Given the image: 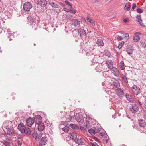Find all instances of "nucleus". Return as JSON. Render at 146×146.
I'll use <instances>...</instances> for the list:
<instances>
[{"label":"nucleus","mask_w":146,"mask_h":146,"mask_svg":"<svg viewBox=\"0 0 146 146\" xmlns=\"http://www.w3.org/2000/svg\"><path fill=\"white\" fill-rule=\"evenodd\" d=\"M18 129L21 133H25L27 136L31 135V132L29 128L26 127L23 123H20L18 125Z\"/></svg>","instance_id":"f257e3e1"},{"label":"nucleus","mask_w":146,"mask_h":146,"mask_svg":"<svg viewBox=\"0 0 146 146\" xmlns=\"http://www.w3.org/2000/svg\"><path fill=\"white\" fill-rule=\"evenodd\" d=\"M78 31L81 38L83 40H86L87 37L86 36L85 31L83 29H78Z\"/></svg>","instance_id":"f03ea898"},{"label":"nucleus","mask_w":146,"mask_h":146,"mask_svg":"<svg viewBox=\"0 0 146 146\" xmlns=\"http://www.w3.org/2000/svg\"><path fill=\"white\" fill-rule=\"evenodd\" d=\"M32 7V5L29 2H25L23 5V9L26 11H29Z\"/></svg>","instance_id":"7ed1b4c3"},{"label":"nucleus","mask_w":146,"mask_h":146,"mask_svg":"<svg viewBox=\"0 0 146 146\" xmlns=\"http://www.w3.org/2000/svg\"><path fill=\"white\" fill-rule=\"evenodd\" d=\"M7 129V132H5L4 135L5 137H7L8 139H9V138H8V137L7 135L11 136L12 135L13 133V129L12 127H11V128H9V129Z\"/></svg>","instance_id":"20e7f679"},{"label":"nucleus","mask_w":146,"mask_h":146,"mask_svg":"<svg viewBox=\"0 0 146 146\" xmlns=\"http://www.w3.org/2000/svg\"><path fill=\"white\" fill-rule=\"evenodd\" d=\"M76 120L78 122L82 123L84 121V119L82 115L79 114H76L75 115Z\"/></svg>","instance_id":"39448f33"},{"label":"nucleus","mask_w":146,"mask_h":146,"mask_svg":"<svg viewBox=\"0 0 146 146\" xmlns=\"http://www.w3.org/2000/svg\"><path fill=\"white\" fill-rule=\"evenodd\" d=\"M95 69L97 71L99 72H103L106 71V70L104 68V66L101 64H99L95 68Z\"/></svg>","instance_id":"423d86ee"},{"label":"nucleus","mask_w":146,"mask_h":146,"mask_svg":"<svg viewBox=\"0 0 146 146\" xmlns=\"http://www.w3.org/2000/svg\"><path fill=\"white\" fill-rule=\"evenodd\" d=\"M72 24L75 27H78L80 26V22L78 19H73L72 20Z\"/></svg>","instance_id":"0eeeda50"},{"label":"nucleus","mask_w":146,"mask_h":146,"mask_svg":"<svg viewBox=\"0 0 146 146\" xmlns=\"http://www.w3.org/2000/svg\"><path fill=\"white\" fill-rule=\"evenodd\" d=\"M12 123L11 121H6L4 122L3 127L7 129L12 127Z\"/></svg>","instance_id":"6e6552de"},{"label":"nucleus","mask_w":146,"mask_h":146,"mask_svg":"<svg viewBox=\"0 0 146 146\" xmlns=\"http://www.w3.org/2000/svg\"><path fill=\"white\" fill-rule=\"evenodd\" d=\"M7 32L6 34L7 35L8 37L9 38V40L11 41L12 40V38L13 37V35L14 33H12L11 31H10V29H5L4 31L5 32Z\"/></svg>","instance_id":"1a4fd4ad"},{"label":"nucleus","mask_w":146,"mask_h":146,"mask_svg":"<svg viewBox=\"0 0 146 146\" xmlns=\"http://www.w3.org/2000/svg\"><path fill=\"white\" fill-rule=\"evenodd\" d=\"M34 122L37 124L42 123V118L41 116L37 115L35 116L34 118Z\"/></svg>","instance_id":"9d476101"},{"label":"nucleus","mask_w":146,"mask_h":146,"mask_svg":"<svg viewBox=\"0 0 146 146\" xmlns=\"http://www.w3.org/2000/svg\"><path fill=\"white\" fill-rule=\"evenodd\" d=\"M37 4L41 7H45L47 4V2L46 0H37Z\"/></svg>","instance_id":"9b49d317"},{"label":"nucleus","mask_w":146,"mask_h":146,"mask_svg":"<svg viewBox=\"0 0 146 146\" xmlns=\"http://www.w3.org/2000/svg\"><path fill=\"white\" fill-rule=\"evenodd\" d=\"M133 87L132 91L134 94L137 95L140 93V90L138 87L135 86Z\"/></svg>","instance_id":"f8f14e48"},{"label":"nucleus","mask_w":146,"mask_h":146,"mask_svg":"<svg viewBox=\"0 0 146 146\" xmlns=\"http://www.w3.org/2000/svg\"><path fill=\"white\" fill-rule=\"evenodd\" d=\"M92 57L93 58V59L91 61L92 62V63L91 64V65H93L95 63H99V60L100 59V58L98 55L94 56Z\"/></svg>","instance_id":"ddd939ff"},{"label":"nucleus","mask_w":146,"mask_h":146,"mask_svg":"<svg viewBox=\"0 0 146 146\" xmlns=\"http://www.w3.org/2000/svg\"><path fill=\"white\" fill-rule=\"evenodd\" d=\"M132 108H130L131 110L132 111V113H135V112H136L139 110V107L138 106L135 104L133 103L132 104Z\"/></svg>","instance_id":"4468645a"},{"label":"nucleus","mask_w":146,"mask_h":146,"mask_svg":"<svg viewBox=\"0 0 146 146\" xmlns=\"http://www.w3.org/2000/svg\"><path fill=\"white\" fill-rule=\"evenodd\" d=\"M117 94L119 97H123L124 96V93L121 88H117L116 90Z\"/></svg>","instance_id":"2eb2a0df"},{"label":"nucleus","mask_w":146,"mask_h":146,"mask_svg":"<svg viewBox=\"0 0 146 146\" xmlns=\"http://www.w3.org/2000/svg\"><path fill=\"white\" fill-rule=\"evenodd\" d=\"M112 73L116 77H118L119 75V72L117 69L114 67L111 69Z\"/></svg>","instance_id":"dca6fc26"},{"label":"nucleus","mask_w":146,"mask_h":146,"mask_svg":"<svg viewBox=\"0 0 146 146\" xmlns=\"http://www.w3.org/2000/svg\"><path fill=\"white\" fill-rule=\"evenodd\" d=\"M38 23V21L37 20H36L34 22H33V23H30V24L29 25L32 26V28H34V30H36L37 29Z\"/></svg>","instance_id":"f3484780"},{"label":"nucleus","mask_w":146,"mask_h":146,"mask_svg":"<svg viewBox=\"0 0 146 146\" xmlns=\"http://www.w3.org/2000/svg\"><path fill=\"white\" fill-rule=\"evenodd\" d=\"M138 101L140 105L141 106L143 104L146 102L145 98L144 96H141L140 98L138 99Z\"/></svg>","instance_id":"a211bd4d"},{"label":"nucleus","mask_w":146,"mask_h":146,"mask_svg":"<svg viewBox=\"0 0 146 146\" xmlns=\"http://www.w3.org/2000/svg\"><path fill=\"white\" fill-rule=\"evenodd\" d=\"M34 122V120L32 118L29 117L26 120V123L28 126L31 127Z\"/></svg>","instance_id":"6ab92c4d"},{"label":"nucleus","mask_w":146,"mask_h":146,"mask_svg":"<svg viewBox=\"0 0 146 146\" xmlns=\"http://www.w3.org/2000/svg\"><path fill=\"white\" fill-rule=\"evenodd\" d=\"M125 97L127 100L129 101V102H133V97L131 95H130L128 93H126L125 94Z\"/></svg>","instance_id":"aec40b11"},{"label":"nucleus","mask_w":146,"mask_h":146,"mask_svg":"<svg viewBox=\"0 0 146 146\" xmlns=\"http://www.w3.org/2000/svg\"><path fill=\"white\" fill-rule=\"evenodd\" d=\"M38 129L40 131H42L45 128V125L43 123H40L38 124Z\"/></svg>","instance_id":"412c9836"},{"label":"nucleus","mask_w":146,"mask_h":146,"mask_svg":"<svg viewBox=\"0 0 146 146\" xmlns=\"http://www.w3.org/2000/svg\"><path fill=\"white\" fill-rule=\"evenodd\" d=\"M27 21L28 24L29 25L30 24V23H32L34 22L35 21H36L35 18L31 16H29L27 18Z\"/></svg>","instance_id":"4be33fe9"},{"label":"nucleus","mask_w":146,"mask_h":146,"mask_svg":"<svg viewBox=\"0 0 146 146\" xmlns=\"http://www.w3.org/2000/svg\"><path fill=\"white\" fill-rule=\"evenodd\" d=\"M32 136L34 138L35 140L37 141H38L41 138V136H38L37 133L36 132H34L32 134Z\"/></svg>","instance_id":"5701e85b"},{"label":"nucleus","mask_w":146,"mask_h":146,"mask_svg":"<svg viewBox=\"0 0 146 146\" xmlns=\"http://www.w3.org/2000/svg\"><path fill=\"white\" fill-rule=\"evenodd\" d=\"M106 64L108 68L111 69L114 67L113 66V62L111 60H108L106 61Z\"/></svg>","instance_id":"b1692460"},{"label":"nucleus","mask_w":146,"mask_h":146,"mask_svg":"<svg viewBox=\"0 0 146 146\" xmlns=\"http://www.w3.org/2000/svg\"><path fill=\"white\" fill-rule=\"evenodd\" d=\"M48 141V138L46 136L42 137L41 139V142L42 145H45L47 143Z\"/></svg>","instance_id":"393cba45"},{"label":"nucleus","mask_w":146,"mask_h":146,"mask_svg":"<svg viewBox=\"0 0 146 146\" xmlns=\"http://www.w3.org/2000/svg\"><path fill=\"white\" fill-rule=\"evenodd\" d=\"M137 21L139 23V24L142 26L144 25V24L142 22V20L141 19V15H138L137 16Z\"/></svg>","instance_id":"a878e982"},{"label":"nucleus","mask_w":146,"mask_h":146,"mask_svg":"<svg viewBox=\"0 0 146 146\" xmlns=\"http://www.w3.org/2000/svg\"><path fill=\"white\" fill-rule=\"evenodd\" d=\"M76 143L78 144L79 145H82L84 144V142L82 141L81 139L77 138L74 140Z\"/></svg>","instance_id":"bb28decb"},{"label":"nucleus","mask_w":146,"mask_h":146,"mask_svg":"<svg viewBox=\"0 0 146 146\" xmlns=\"http://www.w3.org/2000/svg\"><path fill=\"white\" fill-rule=\"evenodd\" d=\"M134 50L133 48L132 47H129L126 50V52L129 55H131L133 54Z\"/></svg>","instance_id":"cd10ccee"},{"label":"nucleus","mask_w":146,"mask_h":146,"mask_svg":"<svg viewBox=\"0 0 146 146\" xmlns=\"http://www.w3.org/2000/svg\"><path fill=\"white\" fill-rule=\"evenodd\" d=\"M70 138L72 139H74V140L77 138V135L75 133H70Z\"/></svg>","instance_id":"c85d7f7f"},{"label":"nucleus","mask_w":146,"mask_h":146,"mask_svg":"<svg viewBox=\"0 0 146 146\" xmlns=\"http://www.w3.org/2000/svg\"><path fill=\"white\" fill-rule=\"evenodd\" d=\"M138 123L140 126L142 127H144L145 125V123L142 119L138 120Z\"/></svg>","instance_id":"c756f323"},{"label":"nucleus","mask_w":146,"mask_h":146,"mask_svg":"<svg viewBox=\"0 0 146 146\" xmlns=\"http://www.w3.org/2000/svg\"><path fill=\"white\" fill-rule=\"evenodd\" d=\"M49 4L52 7L55 8H58L59 7L58 5L56 3H55L50 1L49 2Z\"/></svg>","instance_id":"7c9ffc66"},{"label":"nucleus","mask_w":146,"mask_h":146,"mask_svg":"<svg viewBox=\"0 0 146 146\" xmlns=\"http://www.w3.org/2000/svg\"><path fill=\"white\" fill-rule=\"evenodd\" d=\"M96 44L99 46H103L104 45V43L102 39H98L96 42Z\"/></svg>","instance_id":"2f4dec72"},{"label":"nucleus","mask_w":146,"mask_h":146,"mask_svg":"<svg viewBox=\"0 0 146 146\" xmlns=\"http://www.w3.org/2000/svg\"><path fill=\"white\" fill-rule=\"evenodd\" d=\"M70 126L72 129L76 130H78L79 129V127L76 125L75 124L71 123L70 125Z\"/></svg>","instance_id":"473e14b6"},{"label":"nucleus","mask_w":146,"mask_h":146,"mask_svg":"<svg viewBox=\"0 0 146 146\" xmlns=\"http://www.w3.org/2000/svg\"><path fill=\"white\" fill-rule=\"evenodd\" d=\"M86 19L88 21L90 22L93 26L95 25V23L91 17H86Z\"/></svg>","instance_id":"72a5a7b5"},{"label":"nucleus","mask_w":146,"mask_h":146,"mask_svg":"<svg viewBox=\"0 0 146 146\" xmlns=\"http://www.w3.org/2000/svg\"><path fill=\"white\" fill-rule=\"evenodd\" d=\"M135 36L133 38V40L135 42H138L140 40V37L138 35H135Z\"/></svg>","instance_id":"f704fd0d"},{"label":"nucleus","mask_w":146,"mask_h":146,"mask_svg":"<svg viewBox=\"0 0 146 146\" xmlns=\"http://www.w3.org/2000/svg\"><path fill=\"white\" fill-rule=\"evenodd\" d=\"M120 66L121 69L122 70H123L125 68L124 66V63L123 61H121L120 63Z\"/></svg>","instance_id":"c9c22d12"},{"label":"nucleus","mask_w":146,"mask_h":146,"mask_svg":"<svg viewBox=\"0 0 146 146\" xmlns=\"http://www.w3.org/2000/svg\"><path fill=\"white\" fill-rule=\"evenodd\" d=\"M88 131L89 133L92 135H94L95 134L94 129H93L91 128L89 129H88Z\"/></svg>","instance_id":"e433bc0d"},{"label":"nucleus","mask_w":146,"mask_h":146,"mask_svg":"<svg viewBox=\"0 0 146 146\" xmlns=\"http://www.w3.org/2000/svg\"><path fill=\"white\" fill-rule=\"evenodd\" d=\"M141 46L144 48L146 47V42L142 41L141 42Z\"/></svg>","instance_id":"4c0bfd02"},{"label":"nucleus","mask_w":146,"mask_h":146,"mask_svg":"<svg viewBox=\"0 0 146 146\" xmlns=\"http://www.w3.org/2000/svg\"><path fill=\"white\" fill-rule=\"evenodd\" d=\"M3 143L5 146H11L10 143L6 141H4Z\"/></svg>","instance_id":"58836bf2"},{"label":"nucleus","mask_w":146,"mask_h":146,"mask_svg":"<svg viewBox=\"0 0 146 146\" xmlns=\"http://www.w3.org/2000/svg\"><path fill=\"white\" fill-rule=\"evenodd\" d=\"M121 78L125 82H128L127 78L125 76L123 75H122L121 76Z\"/></svg>","instance_id":"ea45409f"},{"label":"nucleus","mask_w":146,"mask_h":146,"mask_svg":"<svg viewBox=\"0 0 146 146\" xmlns=\"http://www.w3.org/2000/svg\"><path fill=\"white\" fill-rule=\"evenodd\" d=\"M107 78H108V79H111V81H112L113 82H118V81L116 80L115 78H111L110 77H107Z\"/></svg>","instance_id":"a19ab883"},{"label":"nucleus","mask_w":146,"mask_h":146,"mask_svg":"<svg viewBox=\"0 0 146 146\" xmlns=\"http://www.w3.org/2000/svg\"><path fill=\"white\" fill-rule=\"evenodd\" d=\"M62 129V130L66 133L68 132L69 131L68 127L66 126H65Z\"/></svg>","instance_id":"79ce46f5"},{"label":"nucleus","mask_w":146,"mask_h":146,"mask_svg":"<svg viewBox=\"0 0 146 146\" xmlns=\"http://www.w3.org/2000/svg\"><path fill=\"white\" fill-rule=\"evenodd\" d=\"M86 55L87 56H91L92 57L94 56V55L92 54V53L90 51L87 52L86 53Z\"/></svg>","instance_id":"37998d69"},{"label":"nucleus","mask_w":146,"mask_h":146,"mask_svg":"<svg viewBox=\"0 0 146 146\" xmlns=\"http://www.w3.org/2000/svg\"><path fill=\"white\" fill-rule=\"evenodd\" d=\"M94 131H95V133H98L100 131V128H98V127H96L94 128Z\"/></svg>","instance_id":"c03bdc74"},{"label":"nucleus","mask_w":146,"mask_h":146,"mask_svg":"<svg viewBox=\"0 0 146 146\" xmlns=\"http://www.w3.org/2000/svg\"><path fill=\"white\" fill-rule=\"evenodd\" d=\"M124 43V41H121V43L119 44V46H118V48L119 49L121 48L122 46Z\"/></svg>","instance_id":"a18cd8bd"},{"label":"nucleus","mask_w":146,"mask_h":146,"mask_svg":"<svg viewBox=\"0 0 146 146\" xmlns=\"http://www.w3.org/2000/svg\"><path fill=\"white\" fill-rule=\"evenodd\" d=\"M99 134L102 136L104 138H106L107 136L105 135V134L104 133H103L101 132L99 133Z\"/></svg>","instance_id":"49530a36"},{"label":"nucleus","mask_w":146,"mask_h":146,"mask_svg":"<svg viewBox=\"0 0 146 146\" xmlns=\"http://www.w3.org/2000/svg\"><path fill=\"white\" fill-rule=\"evenodd\" d=\"M90 125V124L89 123V121H87L84 124V125L86 127V128H87L88 126H89Z\"/></svg>","instance_id":"de8ad7c7"},{"label":"nucleus","mask_w":146,"mask_h":146,"mask_svg":"<svg viewBox=\"0 0 146 146\" xmlns=\"http://www.w3.org/2000/svg\"><path fill=\"white\" fill-rule=\"evenodd\" d=\"M70 11L71 13L74 14H75L76 12V11L73 10V9L72 8V7L70 8Z\"/></svg>","instance_id":"09e8293b"},{"label":"nucleus","mask_w":146,"mask_h":146,"mask_svg":"<svg viewBox=\"0 0 146 146\" xmlns=\"http://www.w3.org/2000/svg\"><path fill=\"white\" fill-rule=\"evenodd\" d=\"M137 12L139 13H143V11L141 9L138 8L137 10Z\"/></svg>","instance_id":"8fccbe9b"},{"label":"nucleus","mask_w":146,"mask_h":146,"mask_svg":"<svg viewBox=\"0 0 146 146\" xmlns=\"http://www.w3.org/2000/svg\"><path fill=\"white\" fill-rule=\"evenodd\" d=\"M65 3L66 4H67V5L70 6V7H72V5L70 4L68 0H66L65 1Z\"/></svg>","instance_id":"3c124183"},{"label":"nucleus","mask_w":146,"mask_h":146,"mask_svg":"<svg viewBox=\"0 0 146 146\" xmlns=\"http://www.w3.org/2000/svg\"><path fill=\"white\" fill-rule=\"evenodd\" d=\"M119 83H113L114 88H116L117 87V85L118 84H119Z\"/></svg>","instance_id":"603ef678"},{"label":"nucleus","mask_w":146,"mask_h":146,"mask_svg":"<svg viewBox=\"0 0 146 146\" xmlns=\"http://www.w3.org/2000/svg\"><path fill=\"white\" fill-rule=\"evenodd\" d=\"M79 129H80L83 132H85L86 131L85 129H84L83 127L82 126H81L80 127Z\"/></svg>","instance_id":"864d4df0"},{"label":"nucleus","mask_w":146,"mask_h":146,"mask_svg":"<svg viewBox=\"0 0 146 146\" xmlns=\"http://www.w3.org/2000/svg\"><path fill=\"white\" fill-rule=\"evenodd\" d=\"M108 139H105L103 140V143H106L108 142Z\"/></svg>","instance_id":"5fc2aeb1"},{"label":"nucleus","mask_w":146,"mask_h":146,"mask_svg":"<svg viewBox=\"0 0 146 146\" xmlns=\"http://www.w3.org/2000/svg\"><path fill=\"white\" fill-rule=\"evenodd\" d=\"M105 55L108 57H110V56L111 54L110 52H106L105 53Z\"/></svg>","instance_id":"6e6d98bb"},{"label":"nucleus","mask_w":146,"mask_h":146,"mask_svg":"<svg viewBox=\"0 0 146 146\" xmlns=\"http://www.w3.org/2000/svg\"><path fill=\"white\" fill-rule=\"evenodd\" d=\"M136 5L135 3H133V6L132 7V9L133 10H134L136 7Z\"/></svg>","instance_id":"4d7b16f0"},{"label":"nucleus","mask_w":146,"mask_h":146,"mask_svg":"<svg viewBox=\"0 0 146 146\" xmlns=\"http://www.w3.org/2000/svg\"><path fill=\"white\" fill-rule=\"evenodd\" d=\"M22 137H23L22 135L21 134H20L18 135L17 136V138L18 139H21L22 138Z\"/></svg>","instance_id":"13d9d810"},{"label":"nucleus","mask_w":146,"mask_h":146,"mask_svg":"<svg viewBox=\"0 0 146 146\" xmlns=\"http://www.w3.org/2000/svg\"><path fill=\"white\" fill-rule=\"evenodd\" d=\"M123 36H124V38L126 37V38H129V35L127 33L123 35Z\"/></svg>","instance_id":"bf43d9fd"},{"label":"nucleus","mask_w":146,"mask_h":146,"mask_svg":"<svg viewBox=\"0 0 146 146\" xmlns=\"http://www.w3.org/2000/svg\"><path fill=\"white\" fill-rule=\"evenodd\" d=\"M123 38L122 37L120 36H118L117 37V39L119 40H122L123 39Z\"/></svg>","instance_id":"052dcab7"},{"label":"nucleus","mask_w":146,"mask_h":146,"mask_svg":"<svg viewBox=\"0 0 146 146\" xmlns=\"http://www.w3.org/2000/svg\"><path fill=\"white\" fill-rule=\"evenodd\" d=\"M125 9L127 11H129L130 9V8L129 7H127L126 5H125L124 7Z\"/></svg>","instance_id":"680f3d73"},{"label":"nucleus","mask_w":146,"mask_h":146,"mask_svg":"<svg viewBox=\"0 0 146 146\" xmlns=\"http://www.w3.org/2000/svg\"><path fill=\"white\" fill-rule=\"evenodd\" d=\"M129 19H127V18H125V19L123 20V21L124 22H125V23H126V22H129Z\"/></svg>","instance_id":"e2e57ef3"},{"label":"nucleus","mask_w":146,"mask_h":146,"mask_svg":"<svg viewBox=\"0 0 146 146\" xmlns=\"http://www.w3.org/2000/svg\"><path fill=\"white\" fill-rule=\"evenodd\" d=\"M94 139L95 141L98 142H100V140L98 138L95 137H94Z\"/></svg>","instance_id":"0e129e2a"},{"label":"nucleus","mask_w":146,"mask_h":146,"mask_svg":"<svg viewBox=\"0 0 146 146\" xmlns=\"http://www.w3.org/2000/svg\"><path fill=\"white\" fill-rule=\"evenodd\" d=\"M96 143H97L95 142L94 143H91V144L92 146H95L96 145Z\"/></svg>","instance_id":"69168bd1"},{"label":"nucleus","mask_w":146,"mask_h":146,"mask_svg":"<svg viewBox=\"0 0 146 146\" xmlns=\"http://www.w3.org/2000/svg\"><path fill=\"white\" fill-rule=\"evenodd\" d=\"M17 143L18 145L20 146H21L22 145V143H21L20 141L19 140H18L17 141Z\"/></svg>","instance_id":"338daca9"},{"label":"nucleus","mask_w":146,"mask_h":146,"mask_svg":"<svg viewBox=\"0 0 146 146\" xmlns=\"http://www.w3.org/2000/svg\"><path fill=\"white\" fill-rule=\"evenodd\" d=\"M143 104H144L143 105V107L146 109V102L144 103Z\"/></svg>","instance_id":"774afa93"}]
</instances>
